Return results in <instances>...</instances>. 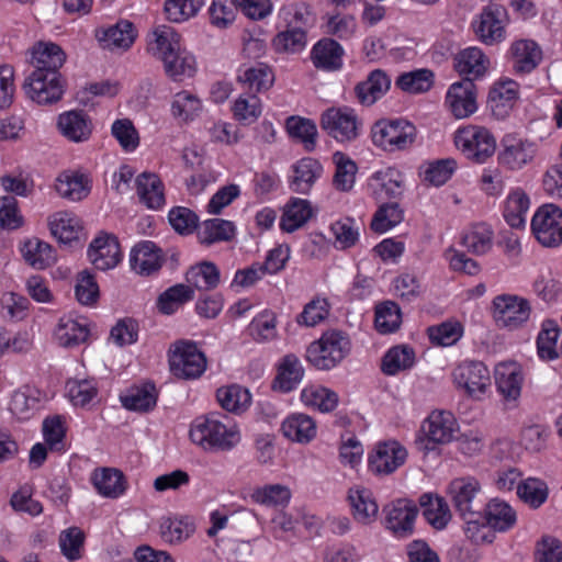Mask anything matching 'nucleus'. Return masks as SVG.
I'll return each mask as SVG.
<instances>
[{
	"mask_svg": "<svg viewBox=\"0 0 562 562\" xmlns=\"http://www.w3.org/2000/svg\"><path fill=\"white\" fill-rule=\"evenodd\" d=\"M220 417L227 419L216 413L196 418L190 429L192 442L211 452L232 450L240 441L238 427L225 424Z\"/></svg>",
	"mask_w": 562,
	"mask_h": 562,
	"instance_id": "obj_1",
	"label": "nucleus"
},
{
	"mask_svg": "<svg viewBox=\"0 0 562 562\" xmlns=\"http://www.w3.org/2000/svg\"><path fill=\"white\" fill-rule=\"evenodd\" d=\"M350 350L349 336L341 330L330 329L323 333L318 340L308 346L306 357L316 369L330 370L337 367Z\"/></svg>",
	"mask_w": 562,
	"mask_h": 562,
	"instance_id": "obj_2",
	"label": "nucleus"
},
{
	"mask_svg": "<svg viewBox=\"0 0 562 562\" xmlns=\"http://www.w3.org/2000/svg\"><path fill=\"white\" fill-rule=\"evenodd\" d=\"M416 134L415 125L404 119L380 120L371 128L372 143L389 153L412 147Z\"/></svg>",
	"mask_w": 562,
	"mask_h": 562,
	"instance_id": "obj_3",
	"label": "nucleus"
},
{
	"mask_svg": "<svg viewBox=\"0 0 562 562\" xmlns=\"http://www.w3.org/2000/svg\"><path fill=\"white\" fill-rule=\"evenodd\" d=\"M204 352L190 340H178L169 348V367L172 374L183 380L200 378L206 370Z\"/></svg>",
	"mask_w": 562,
	"mask_h": 562,
	"instance_id": "obj_4",
	"label": "nucleus"
},
{
	"mask_svg": "<svg viewBox=\"0 0 562 562\" xmlns=\"http://www.w3.org/2000/svg\"><path fill=\"white\" fill-rule=\"evenodd\" d=\"M454 144L465 158L475 164L485 162L496 149L494 135L487 128L477 125L458 128Z\"/></svg>",
	"mask_w": 562,
	"mask_h": 562,
	"instance_id": "obj_5",
	"label": "nucleus"
},
{
	"mask_svg": "<svg viewBox=\"0 0 562 562\" xmlns=\"http://www.w3.org/2000/svg\"><path fill=\"white\" fill-rule=\"evenodd\" d=\"M493 318L499 327L515 330L530 317L531 306L527 299L514 294H499L492 302Z\"/></svg>",
	"mask_w": 562,
	"mask_h": 562,
	"instance_id": "obj_6",
	"label": "nucleus"
},
{
	"mask_svg": "<svg viewBox=\"0 0 562 562\" xmlns=\"http://www.w3.org/2000/svg\"><path fill=\"white\" fill-rule=\"evenodd\" d=\"M537 154L538 145L536 142L508 134L501 140L497 161L506 170L518 171L531 165Z\"/></svg>",
	"mask_w": 562,
	"mask_h": 562,
	"instance_id": "obj_7",
	"label": "nucleus"
},
{
	"mask_svg": "<svg viewBox=\"0 0 562 562\" xmlns=\"http://www.w3.org/2000/svg\"><path fill=\"white\" fill-rule=\"evenodd\" d=\"M321 126L329 136L344 143L359 136L362 123L353 109L342 106L326 110L322 114Z\"/></svg>",
	"mask_w": 562,
	"mask_h": 562,
	"instance_id": "obj_8",
	"label": "nucleus"
},
{
	"mask_svg": "<svg viewBox=\"0 0 562 562\" xmlns=\"http://www.w3.org/2000/svg\"><path fill=\"white\" fill-rule=\"evenodd\" d=\"M456 430L457 422L450 412H432L423 423L416 445L420 450H431L435 445L450 442Z\"/></svg>",
	"mask_w": 562,
	"mask_h": 562,
	"instance_id": "obj_9",
	"label": "nucleus"
},
{
	"mask_svg": "<svg viewBox=\"0 0 562 562\" xmlns=\"http://www.w3.org/2000/svg\"><path fill=\"white\" fill-rule=\"evenodd\" d=\"M26 95L37 104L58 102L65 92V80L60 72H31L23 85Z\"/></svg>",
	"mask_w": 562,
	"mask_h": 562,
	"instance_id": "obj_10",
	"label": "nucleus"
},
{
	"mask_svg": "<svg viewBox=\"0 0 562 562\" xmlns=\"http://www.w3.org/2000/svg\"><path fill=\"white\" fill-rule=\"evenodd\" d=\"M531 231L543 246H559L562 243V210L554 204L539 207L531 220Z\"/></svg>",
	"mask_w": 562,
	"mask_h": 562,
	"instance_id": "obj_11",
	"label": "nucleus"
},
{
	"mask_svg": "<svg viewBox=\"0 0 562 562\" xmlns=\"http://www.w3.org/2000/svg\"><path fill=\"white\" fill-rule=\"evenodd\" d=\"M480 493L481 484L473 476L457 477L448 486V495L460 517L472 516V513L483 508Z\"/></svg>",
	"mask_w": 562,
	"mask_h": 562,
	"instance_id": "obj_12",
	"label": "nucleus"
},
{
	"mask_svg": "<svg viewBox=\"0 0 562 562\" xmlns=\"http://www.w3.org/2000/svg\"><path fill=\"white\" fill-rule=\"evenodd\" d=\"M452 376L456 385L463 389L471 396L484 394L491 385L490 371L481 361L460 363L454 368Z\"/></svg>",
	"mask_w": 562,
	"mask_h": 562,
	"instance_id": "obj_13",
	"label": "nucleus"
},
{
	"mask_svg": "<svg viewBox=\"0 0 562 562\" xmlns=\"http://www.w3.org/2000/svg\"><path fill=\"white\" fill-rule=\"evenodd\" d=\"M506 9L499 4L487 5L474 26L480 41L486 45H494L505 40Z\"/></svg>",
	"mask_w": 562,
	"mask_h": 562,
	"instance_id": "obj_14",
	"label": "nucleus"
},
{
	"mask_svg": "<svg viewBox=\"0 0 562 562\" xmlns=\"http://www.w3.org/2000/svg\"><path fill=\"white\" fill-rule=\"evenodd\" d=\"M385 526L393 533L407 537L413 532L414 521L418 514L416 504L409 499H397L383 508Z\"/></svg>",
	"mask_w": 562,
	"mask_h": 562,
	"instance_id": "obj_15",
	"label": "nucleus"
},
{
	"mask_svg": "<svg viewBox=\"0 0 562 562\" xmlns=\"http://www.w3.org/2000/svg\"><path fill=\"white\" fill-rule=\"evenodd\" d=\"M406 449L397 441L381 442L369 456V469L375 474H391L404 464Z\"/></svg>",
	"mask_w": 562,
	"mask_h": 562,
	"instance_id": "obj_16",
	"label": "nucleus"
},
{
	"mask_svg": "<svg viewBox=\"0 0 562 562\" xmlns=\"http://www.w3.org/2000/svg\"><path fill=\"white\" fill-rule=\"evenodd\" d=\"M368 188L379 202L386 199H398L403 194V175L396 168L389 167L375 171L369 179Z\"/></svg>",
	"mask_w": 562,
	"mask_h": 562,
	"instance_id": "obj_17",
	"label": "nucleus"
},
{
	"mask_svg": "<svg viewBox=\"0 0 562 562\" xmlns=\"http://www.w3.org/2000/svg\"><path fill=\"white\" fill-rule=\"evenodd\" d=\"M446 104L457 119H464L476 111L475 85L472 80H461L450 86Z\"/></svg>",
	"mask_w": 562,
	"mask_h": 562,
	"instance_id": "obj_18",
	"label": "nucleus"
},
{
	"mask_svg": "<svg viewBox=\"0 0 562 562\" xmlns=\"http://www.w3.org/2000/svg\"><path fill=\"white\" fill-rule=\"evenodd\" d=\"M88 256L92 265L99 270L114 268L121 260V248L119 240L113 235L95 237L88 249Z\"/></svg>",
	"mask_w": 562,
	"mask_h": 562,
	"instance_id": "obj_19",
	"label": "nucleus"
},
{
	"mask_svg": "<svg viewBox=\"0 0 562 562\" xmlns=\"http://www.w3.org/2000/svg\"><path fill=\"white\" fill-rule=\"evenodd\" d=\"M130 262L132 270L137 274L150 276L161 268L164 254L155 243L144 240L133 247Z\"/></svg>",
	"mask_w": 562,
	"mask_h": 562,
	"instance_id": "obj_20",
	"label": "nucleus"
},
{
	"mask_svg": "<svg viewBox=\"0 0 562 562\" xmlns=\"http://www.w3.org/2000/svg\"><path fill=\"white\" fill-rule=\"evenodd\" d=\"M391 88V78L382 69L372 70L366 80L355 87V95L358 102L364 106H371L380 100Z\"/></svg>",
	"mask_w": 562,
	"mask_h": 562,
	"instance_id": "obj_21",
	"label": "nucleus"
},
{
	"mask_svg": "<svg viewBox=\"0 0 562 562\" xmlns=\"http://www.w3.org/2000/svg\"><path fill=\"white\" fill-rule=\"evenodd\" d=\"M522 372L515 362L499 363L495 368V384L506 402L516 403L521 394Z\"/></svg>",
	"mask_w": 562,
	"mask_h": 562,
	"instance_id": "obj_22",
	"label": "nucleus"
},
{
	"mask_svg": "<svg viewBox=\"0 0 562 562\" xmlns=\"http://www.w3.org/2000/svg\"><path fill=\"white\" fill-rule=\"evenodd\" d=\"M509 57L517 74H529L542 60V50L532 40H517L509 47Z\"/></svg>",
	"mask_w": 562,
	"mask_h": 562,
	"instance_id": "obj_23",
	"label": "nucleus"
},
{
	"mask_svg": "<svg viewBox=\"0 0 562 562\" xmlns=\"http://www.w3.org/2000/svg\"><path fill=\"white\" fill-rule=\"evenodd\" d=\"M97 38L103 48L128 49L136 38L134 24L127 20H120L106 29L97 30Z\"/></svg>",
	"mask_w": 562,
	"mask_h": 562,
	"instance_id": "obj_24",
	"label": "nucleus"
},
{
	"mask_svg": "<svg viewBox=\"0 0 562 562\" xmlns=\"http://www.w3.org/2000/svg\"><path fill=\"white\" fill-rule=\"evenodd\" d=\"M58 128L69 140L80 143L89 139L92 122L85 111L72 110L59 115Z\"/></svg>",
	"mask_w": 562,
	"mask_h": 562,
	"instance_id": "obj_25",
	"label": "nucleus"
},
{
	"mask_svg": "<svg viewBox=\"0 0 562 562\" xmlns=\"http://www.w3.org/2000/svg\"><path fill=\"white\" fill-rule=\"evenodd\" d=\"M65 60L66 54L60 46L54 43H38L32 50V72L41 76L42 72H59Z\"/></svg>",
	"mask_w": 562,
	"mask_h": 562,
	"instance_id": "obj_26",
	"label": "nucleus"
},
{
	"mask_svg": "<svg viewBox=\"0 0 562 562\" xmlns=\"http://www.w3.org/2000/svg\"><path fill=\"white\" fill-rule=\"evenodd\" d=\"M488 66V59L479 47H468L454 57V69L464 77L463 80L472 82L482 77Z\"/></svg>",
	"mask_w": 562,
	"mask_h": 562,
	"instance_id": "obj_27",
	"label": "nucleus"
},
{
	"mask_svg": "<svg viewBox=\"0 0 562 562\" xmlns=\"http://www.w3.org/2000/svg\"><path fill=\"white\" fill-rule=\"evenodd\" d=\"M293 177L290 181L292 191L301 194H307L315 181L323 173V166L321 162L312 157L300 159L292 167Z\"/></svg>",
	"mask_w": 562,
	"mask_h": 562,
	"instance_id": "obj_28",
	"label": "nucleus"
},
{
	"mask_svg": "<svg viewBox=\"0 0 562 562\" xmlns=\"http://www.w3.org/2000/svg\"><path fill=\"white\" fill-rule=\"evenodd\" d=\"M344 49L333 38L318 41L311 53V59L317 69L336 71L342 67Z\"/></svg>",
	"mask_w": 562,
	"mask_h": 562,
	"instance_id": "obj_29",
	"label": "nucleus"
},
{
	"mask_svg": "<svg viewBox=\"0 0 562 562\" xmlns=\"http://www.w3.org/2000/svg\"><path fill=\"white\" fill-rule=\"evenodd\" d=\"M180 47L181 35L171 26L158 25L148 36V52L160 60Z\"/></svg>",
	"mask_w": 562,
	"mask_h": 562,
	"instance_id": "obj_30",
	"label": "nucleus"
},
{
	"mask_svg": "<svg viewBox=\"0 0 562 562\" xmlns=\"http://www.w3.org/2000/svg\"><path fill=\"white\" fill-rule=\"evenodd\" d=\"M485 522H487L493 531L505 532L512 529L517 520L516 512L506 502L493 498L482 510Z\"/></svg>",
	"mask_w": 562,
	"mask_h": 562,
	"instance_id": "obj_31",
	"label": "nucleus"
},
{
	"mask_svg": "<svg viewBox=\"0 0 562 562\" xmlns=\"http://www.w3.org/2000/svg\"><path fill=\"white\" fill-rule=\"evenodd\" d=\"M136 192L148 209L158 210L165 204L164 184L155 173L139 175L136 179Z\"/></svg>",
	"mask_w": 562,
	"mask_h": 562,
	"instance_id": "obj_32",
	"label": "nucleus"
},
{
	"mask_svg": "<svg viewBox=\"0 0 562 562\" xmlns=\"http://www.w3.org/2000/svg\"><path fill=\"white\" fill-rule=\"evenodd\" d=\"M55 189L61 198L71 201L85 199L91 190L88 177L75 171L61 172L56 179Z\"/></svg>",
	"mask_w": 562,
	"mask_h": 562,
	"instance_id": "obj_33",
	"label": "nucleus"
},
{
	"mask_svg": "<svg viewBox=\"0 0 562 562\" xmlns=\"http://www.w3.org/2000/svg\"><path fill=\"white\" fill-rule=\"evenodd\" d=\"M91 481L98 493L103 497L117 498L126 490L124 475L116 469L103 468L95 470Z\"/></svg>",
	"mask_w": 562,
	"mask_h": 562,
	"instance_id": "obj_34",
	"label": "nucleus"
},
{
	"mask_svg": "<svg viewBox=\"0 0 562 562\" xmlns=\"http://www.w3.org/2000/svg\"><path fill=\"white\" fill-rule=\"evenodd\" d=\"M419 505L424 509L423 515L425 519L438 530L447 527L451 520V510L445 498L434 496L430 493H425L419 497Z\"/></svg>",
	"mask_w": 562,
	"mask_h": 562,
	"instance_id": "obj_35",
	"label": "nucleus"
},
{
	"mask_svg": "<svg viewBox=\"0 0 562 562\" xmlns=\"http://www.w3.org/2000/svg\"><path fill=\"white\" fill-rule=\"evenodd\" d=\"M304 369L299 358L294 355H286L279 366L272 387L283 393L291 392L302 381Z\"/></svg>",
	"mask_w": 562,
	"mask_h": 562,
	"instance_id": "obj_36",
	"label": "nucleus"
},
{
	"mask_svg": "<svg viewBox=\"0 0 562 562\" xmlns=\"http://www.w3.org/2000/svg\"><path fill=\"white\" fill-rule=\"evenodd\" d=\"M166 75L173 81H182L186 77H192L195 72V58L187 49L180 47L164 59Z\"/></svg>",
	"mask_w": 562,
	"mask_h": 562,
	"instance_id": "obj_37",
	"label": "nucleus"
},
{
	"mask_svg": "<svg viewBox=\"0 0 562 562\" xmlns=\"http://www.w3.org/2000/svg\"><path fill=\"white\" fill-rule=\"evenodd\" d=\"M281 430L290 440L307 443L316 436V424L305 414H293L282 423Z\"/></svg>",
	"mask_w": 562,
	"mask_h": 562,
	"instance_id": "obj_38",
	"label": "nucleus"
},
{
	"mask_svg": "<svg viewBox=\"0 0 562 562\" xmlns=\"http://www.w3.org/2000/svg\"><path fill=\"white\" fill-rule=\"evenodd\" d=\"M348 499L358 521L368 524L375 518L379 507L370 490L362 486L351 487Z\"/></svg>",
	"mask_w": 562,
	"mask_h": 562,
	"instance_id": "obj_39",
	"label": "nucleus"
},
{
	"mask_svg": "<svg viewBox=\"0 0 562 562\" xmlns=\"http://www.w3.org/2000/svg\"><path fill=\"white\" fill-rule=\"evenodd\" d=\"M236 227L233 222L223 218L204 221L198 231V238L203 245L229 241L234 238Z\"/></svg>",
	"mask_w": 562,
	"mask_h": 562,
	"instance_id": "obj_40",
	"label": "nucleus"
},
{
	"mask_svg": "<svg viewBox=\"0 0 562 562\" xmlns=\"http://www.w3.org/2000/svg\"><path fill=\"white\" fill-rule=\"evenodd\" d=\"M216 398L222 408L235 414L244 413L251 404L250 392L238 384L217 389Z\"/></svg>",
	"mask_w": 562,
	"mask_h": 562,
	"instance_id": "obj_41",
	"label": "nucleus"
},
{
	"mask_svg": "<svg viewBox=\"0 0 562 562\" xmlns=\"http://www.w3.org/2000/svg\"><path fill=\"white\" fill-rule=\"evenodd\" d=\"M313 210L310 201L292 198L285 205L280 226L282 231L292 233L302 227L312 216Z\"/></svg>",
	"mask_w": 562,
	"mask_h": 562,
	"instance_id": "obj_42",
	"label": "nucleus"
},
{
	"mask_svg": "<svg viewBox=\"0 0 562 562\" xmlns=\"http://www.w3.org/2000/svg\"><path fill=\"white\" fill-rule=\"evenodd\" d=\"M493 235L487 224H474L462 234L461 244L474 255H484L492 248Z\"/></svg>",
	"mask_w": 562,
	"mask_h": 562,
	"instance_id": "obj_43",
	"label": "nucleus"
},
{
	"mask_svg": "<svg viewBox=\"0 0 562 562\" xmlns=\"http://www.w3.org/2000/svg\"><path fill=\"white\" fill-rule=\"evenodd\" d=\"M188 285L200 291H210L220 283V270L210 261L191 267L186 273Z\"/></svg>",
	"mask_w": 562,
	"mask_h": 562,
	"instance_id": "obj_44",
	"label": "nucleus"
},
{
	"mask_svg": "<svg viewBox=\"0 0 562 562\" xmlns=\"http://www.w3.org/2000/svg\"><path fill=\"white\" fill-rule=\"evenodd\" d=\"M291 491L288 486L282 484H267L257 486L249 493V498L252 503L268 506H286L291 499Z\"/></svg>",
	"mask_w": 562,
	"mask_h": 562,
	"instance_id": "obj_45",
	"label": "nucleus"
},
{
	"mask_svg": "<svg viewBox=\"0 0 562 562\" xmlns=\"http://www.w3.org/2000/svg\"><path fill=\"white\" fill-rule=\"evenodd\" d=\"M415 363V352L408 346H395L382 358L381 370L386 375H395L411 369Z\"/></svg>",
	"mask_w": 562,
	"mask_h": 562,
	"instance_id": "obj_46",
	"label": "nucleus"
},
{
	"mask_svg": "<svg viewBox=\"0 0 562 562\" xmlns=\"http://www.w3.org/2000/svg\"><path fill=\"white\" fill-rule=\"evenodd\" d=\"M21 251L24 260L35 269H45L55 262L52 246L38 238L26 240Z\"/></svg>",
	"mask_w": 562,
	"mask_h": 562,
	"instance_id": "obj_47",
	"label": "nucleus"
},
{
	"mask_svg": "<svg viewBox=\"0 0 562 562\" xmlns=\"http://www.w3.org/2000/svg\"><path fill=\"white\" fill-rule=\"evenodd\" d=\"M193 297L194 290L190 285L178 283L168 288L158 296L157 307L162 314L170 315Z\"/></svg>",
	"mask_w": 562,
	"mask_h": 562,
	"instance_id": "obj_48",
	"label": "nucleus"
},
{
	"mask_svg": "<svg viewBox=\"0 0 562 562\" xmlns=\"http://www.w3.org/2000/svg\"><path fill=\"white\" fill-rule=\"evenodd\" d=\"M529 204L530 201L528 195L521 190H516L507 196L504 209V218L510 227H525Z\"/></svg>",
	"mask_w": 562,
	"mask_h": 562,
	"instance_id": "obj_49",
	"label": "nucleus"
},
{
	"mask_svg": "<svg viewBox=\"0 0 562 562\" xmlns=\"http://www.w3.org/2000/svg\"><path fill=\"white\" fill-rule=\"evenodd\" d=\"M56 339L60 346L75 347L85 342L89 336L87 325L70 317H61L55 330Z\"/></svg>",
	"mask_w": 562,
	"mask_h": 562,
	"instance_id": "obj_50",
	"label": "nucleus"
},
{
	"mask_svg": "<svg viewBox=\"0 0 562 562\" xmlns=\"http://www.w3.org/2000/svg\"><path fill=\"white\" fill-rule=\"evenodd\" d=\"M434 78L430 69L420 68L401 74L395 80V86L407 93H423L430 90Z\"/></svg>",
	"mask_w": 562,
	"mask_h": 562,
	"instance_id": "obj_51",
	"label": "nucleus"
},
{
	"mask_svg": "<svg viewBox=\"0 0 562 562\" xmlns=\"http://www.w3.org/2000/svg\"><path fill=\"white\" fill-rule=\"evenodd\" d=\"M49 227L53 236L63 244L77 240L81 231L78 218L66 212L56 213L49 222Z\"/></svg>",
	"mask_w": 562,
	"mask_h": 562,
	"instance_id": "obj_52",
	"label": "nucleus"
},
{
	"mask_svg": "<svg viewBox=\"0 0 562 562\" xmlns=\"http://www.w3.org/2000/svg\"><path fill=\"white\" fill-rule=\"evenodd\" d=\"M301 398L305 405L317 407L323 413L334 411L338 404L337 393L321 385L306 386Z\"/></svg>",
	"mask_w": 562,
	"mask_h": 562,
	"instance_id": "obj_53",
	"label": "nucleus"
},
{
	"mask_svg": "<svg viewBox=\"0 0 562 562\" xmlns=\"http://www.w3.org/2000/svg\"><path fill=\"white\" fill-rule=\"evenodd\" d=\"M464 521V533L475 544L491 543L494 539V531L485 522V517L481 510H475L472 516H461Z\"/></svg>",
	"mask_w": 562,
	"mask_h": 562,
	"instance_id": "obj_54",
	"label": "nucleus"
},
{
	"mask_svg": "<svg viewBox=\"0 0 562 562\" xmlns=\"http://www.w3.org/2000/svg\"><path fill=\"white\" fill-rule=\"evenodd\" d=\"M238 80L247 86L251 92H261L273 85L274 76L267 65L258 64L240 71Z\"/></svg>",
	"mask_w": 562,
	"mask_h": 562,
	"instance_id": "obj_55",
	"label": "nucleus"
},
{
	"mask_svg": "<svg viewBox=\"0 0 562 562\" xmlns=\"http://www.w3.org/2000/svg\"><path fill=\"white\" fill-rule=\"evenodd\" d=\"M122 405L128 411L148 412L157 402V392L154 384L132 389L121 397Z\"/></svg>",
	"mask_w": 562,
	"mask_h": 562,
	"instance_id": "obj_56",
	"label": "nucleus"
},
{
	"mask_svg": "<svg viewBox=\"0 0 562 562\" xmlns=\"http://www.w3.org/2000/svg\"><path fill=\"white\" fill-rule=\"evenodd\" d=\"M403 220L404 211L396 201L382 203L372 218L371 228L376 233H384Z\"/></svg>",
	"mask_w": 562,
	"mask_h": 562,
	"instance_id": "obj_57",
	"label": "nucleus"
},
{
	"mask_svg": "<svg viewBox=\"0 0 562 562\" xmlns=\"http://www.w3.org/2000/svg\"><path fill=\"white\" fill-rule=\"evenodd\" d=\"M558 338L559 327L555 322L551 319L544 321L537 337V351L542 360H554L559 357L557 351Z\"/></svg>",
	"mask_w": 562,
	"mask_h": 562,
	"instance_id": "obj_58",
	"label": "nucleus"
},
{
	"mask_svg": "<svg viewBox=\"0 0 562 562\" xmlns=\"http://www.w3.org/2000/svg\"><path fill=\"white\" fill-rule=\"evenodd\" d=\"M286 130L289 134L300 139L307 151H312L316 145L317 127L308 119L291 116L286 120Z\"/></svg>",
	"mask_w": 562,
	"mask_h": 562,
	"instance_id": "obj_59",
	"label": "nucleus"
},
{
	"mask_svg": "<svg viewBox=\"0 0 562 562\" xmlns=\"http://www.w3.org/2000/svg\"><path fill=\"white\" fill-rule=\"evenodd\" d=\"M401 323V310L395 302L386 301L376 306L374 324L379 333H393L398 329Z\"/></svg>",
	"mask_w": 562,
	"mask_h": 562,
	"instance_id": "obj_60",
	"label": "nucleus"
},
{
	"mask_svg": "<svg viewBox=\"0 0 562 562\" xmlns=\"http://www.w3.org/2000/svg\"><path fill=\"white\" fill-rule=\"evenodd\" d=\"M194 531L192 524L177 517H164L160 522V537L165 542L178 543L188 539Z\"/></svg>",
	"mask_w": 562,
	"mask_h": 562,
	"instance_id": "obj_61",
	"label": "nucleus"
},
{
	"mask_svg": "<svg viewBox=\"0 0 562 562\" xmlns=\"http://www.w3.org/2000/svg\"><path fill=\"white\" fill-rule=\"evenodd\" d=\"M517 494L530 507L538 508L548 498V486L543 481L530 477L518 484Z\"/></svg>",
	"mask_w": 562,
	"mask_h": 562,
	"instance_id": "obj_62",
	"label": "nucleus"
},
{
	"mask_svg": "<svg viewBox=\"0 0 562 562\" xmlns=\"http://www.w3.org/2000/svg\"><path fill=\"white\" fill-rule=\"evenodd\" d=\"M330 231L335 236L336 247L347 249L356 245L359 239V226L351 217H344L331 224Z\"/></svg>",
	"mask_w": 562,
	"mask_h": 562,
	"instance_id": "obj_63",
	"label": "nucleus"
},
{
	"mask_svg": "<svg viewBox=\"0 0 562 562\" xmlns=\"http://www.w3.org/2000/svg\"><path fill=\"white\" fill-rule=\"evenodd\" d=\"M261 112V102L255 93L240 95L233 105L234 117L245 124L256 122Z\"/></svg>",
	"mask_w": 562,
	"mask_h": 562,
	"instance_id": "obj_64",
	"label": "nucleus"
}]
</instances>
